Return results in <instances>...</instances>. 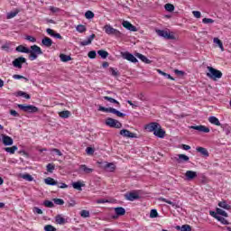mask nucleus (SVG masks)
<instances>
[{
	"instance_id": "obj_1",
	"label": "nucleus",
	"mask_w": 231,
	"mask_h": 231,
	"mask_svg": "<svg viewBox=\"0 0 231 231\" xmlns=\"http://www.w3.org/2000/svg\"><path fill=\"white\" fill-rule=\"evenodd\" d=\"M16 51L19 53H30V60H37V57H39V55H42V50L38 45L31 46V50L23 45H19L18 47H16Z\"/></svg>"
},
{
	"instance_id": "obj_20",
	"label": "nucleus",
	"mask_w": 231,
	"mask_h": 231,
	"mask_svg": "<svg viewBox=\"0 0 231 231\" xmlns=\"http://www.w3.org/2000/svg\"><path fill=\"white\" fill-rule=\"evenodd\" d=\"M153 134H154V136H157V138H165V131L163 129H162L161 125L156 129L155 133H153Z\"/></svg>"
},
{
	"instance_id": "obj_43",
	"label": "nucleus",
	"mask_w": 231,
	"mask_h": 231,
	"mask_svg": "<svg viewBox=\"0 0 231 231\" xmlns=\"http://www.w3.org/2000/svg\"><path fill=\"white\" fill-rule=\"evenodd\" d=\"M77 32H79V33H84V32H86L87 28L86 25H82L79 24L76 27Z\"/></svg>"
},
{
	"instance_id": "obj_24",
	"label": "nucleus",
	"mask_w": 231,
	"mask_h": 231,
	"mask_svg": "<svg viewBox=\"0 0 231 231\" xmlns=\"http://www.w3.org/2000/svg\"><path fill=\"white\" fill-rule=\"evenodd\" d=\"M55 222L58 225H66V223H68V220L64 217H62V215H57L55 217Z\"/></svg>"
},
{
	"instance_id": "obj_42",
	"label": "nucleus",
	"mask_w": 231,
	"mask_h": 231,
	"mask_svg": "<svg viewBox=\"0 0 231 231\" xmlns=\"http://www.w3.org/2000/svg\"><path fill=\"white\" fill-rule=\"evenodd\" d=\"M70 115H71V112H69V111H68V110L61 111V112L60 113V116L61 118H69Z\"/></svg>"
},
{
	"instance_id": "obj_28",
	"label": "nucleus",
	"mask_w": 231,
	"mask_h": 231,
	"mask_svg": "<svg viewBox=\"0 0 231 231\" xmlns=\"http://www.w3.org/2000/svg\"><path fill=\"white\" fill-rule=\"evenodd\" d=\"M197 152H200L202 156H205L206 158L208 157V150L203 147H197L196 149Z\"/></svg>"
},
{
	"instance_id": "obj_33",
	"label": "nucleus",
	"mask_w": 231,
	"mask_h": 231,
	"mask_svg": "<svg viewBox=\"0 0 231 231\" xmlns=\"http://www.w3.org/2000/svg\"><path fill=\"white\" fill-rule=\"evenodd\" d=\"M44 181H45L46 185H51V186L57 185V181L55 180V179H53L51 177H48L47 179H45Z\"/></svg>"
},
{
	"instance_id": "obj_44",
	"label": "nucleus",
	"mask_w": 231,
	"mask_h": 231,
	"mask_svg": "<svg viewBox=\"0 0 231 231\" xmlns=\"http://www.w3.org/2000/svg\"><path fill=\"white\" fill-rule=\"evenodd\" d=\"M23 180H25L26 181H33V177L32 175L25 173L22 175Z\"/></svg>"
},
{
	"instance_id": "obj_50",
	"label": "nucleus",
	"mask_w": 231,
	"mask_h": 231,
	"mask_svg": "<svg viewBox=\"0 0 231 231\" xmlns=\"http://www.w3.org/2000/svg\"><path fill=\"white\" fill-rule=\"evenodd\" d=\"M202 23L204 24H213L214 20L212 18H203Z\"/></svg>"
},
{
	"instance_id": "obj_13",
	"label": "nucleus",
	"mask_w": 231,
	"mask_h": 231,
	"mask_svg": "<svg viewBox=\"0 0 231 231\" xmlns=\"http://www.w3.org/2000/svg\"><path fill=\"white\" fill-rule=\"evenodd\" d=\"M2 142L5 146L14 145V139L6 134H2Z\"/></svg>"
},
{
	"instance_id": "obj_18",
	"label": "nucleus",
	"mask_w": 231,
	"mask_h": 231,
	"mask_svg": "<svg viewBox=\"0 0 231 231\" xmlns=\"http://www.w3.org/2000/svg\"><path fill=\"white\" fill-rule=\"evenodd\" d=\"M46 32L49 35H51V37H54V39H60L62 41V36L60 33L56 32L54 30L48 28Z\"/></svg>"
},
{
	"instance_id": "obj_38",
	"label": "nucleus",
	"mask_w": 231,
	"mask_h": 231,
	"mask_svg": "<svg viewBox=\"0 0 231 231\" xmlns=\"http://www.w3.org/2000/svg\"><path fill=\"white\" fill-rule=\"evenodd\" d=\"M109 73H111L112 77H120V71L115 68H109Z\"/></svg>"
},
{
	"instance_id": "obj_34",
	"label": "nucleus",
	"mask_w": 231,
	"mask_h": 231,
	"mask_svg": "<svg viewBox=\"0 0 231 231\" xmlns=\"http://www.w3.org/2000/svg\"><path fill=\"white\" fill-rule=\"evenodd\" d=\"M60 59L61 62H69V60H71V56L66 54H60Z\"/></svg>"
},
{
	"instance_id": "obj_40",
	"label": "nucleus",
	"mask_w": 231,
	"mask_h": 231,
	"mask_svg": "<svg viewBox=\"0 0 231 231\" xmlns=\"http://www.w3.org/2000/svg\"><path fill=\"white\" fill-rule=\"evenodd\" d=\"M213 42H215V44H217L222 51H225V48L223 47V42H221L219 38H214Z\"/></svg>"
},
{
	"instance_id": "obj_62",
	"label": "nucleus",
	"mask_w": 231,
	"mask_h": 231,
	"mask_svg": "<svg viewBox=\"0 0 231 231\" xmlns=\"http://www.w3.org/2000/svg\"><path fill=\"white\" fill-rule=\"evenodd\" d=\"M57 187H59V189H68V185L64 182H57Z\"/></svg>"
},
{
	"instance_id": "obj_22",
	"label": "nucleus",
	"mask_w": 231,
	"mask_h": 231,
	"mask_svg": "<svg viewBox=\"0 0 231 231\" xmlns=\"http://www.w3.org/2000/svg\"><path fill=\"white\" fill-rule=\"evenodd\" d=\"M95 37H97L95 34H91L87 40L80 42L79 44L81 46H88V44H91V42H93Z\"/></svg>"
},
{
	"instance_id": "obj_64",
	"label": "nucleus",
	"mask_w": 231,
	"mask_h": 231,
	"mask_svg": "<svg viewBox=\"0 0 231 231\" xmlns=\"http://www.w3.org/2000/svg\"><path fill=\"white\" fill-rule=\"evenodd\" d=\"M86 152H87V154H93V152H95V150H93V148L91 147H88Z\"/></svg>"
},
{
	"instance_id": "obj_56",
	"label": "nucleus",
	"mask_w": 231,
	"mask_h": 231,
	"mask_svg": "<svg viewBox=\"0 0 231 231\" xmlns=\"http://www.w3.org/2000/svg\"><path fill=\"white\" fill-rule=\"evenodd\" d=\"M81 217H89V211L83 209L80 211Z\"/></svg>"
},
{
	"instance_id": "obj_12",
	"label": "nucleus",
	"mask_w": 231,
	"mask_h": 231,
	"mask_svg": "<svg viewBox=\"0 0 231 231\" xmlns=\"http://www.w3.org/2000/svg\"><path fill=\"white\" fill-rule=\"evenodd\" d=\"M189 129H194L195 131H199V133H210V128L205 125H192L189 126Z\"/></svg>"
},
{
	"instance_id": "obj_58",
	"label": "nucleus",
	"mask_w": 231,
	"mask_h": 231,
	"mask_svg": "<svg viewBox=\"0 0 231 231\" xmlns=\"http://www.w3.org/2000/svg\"><path fill=\"white\" fill-rule=\"evenodd\" d=\"M47 171L49 172H53V171H55V164H52V163H49L47 165Z\"/></svg>"
},
{
	"instance_id": "obj_2",
	"label": "nucleus",
	"mask_w": 231,
	"mask_h": 231,
	"mask_svg": "<svg viewBox=\"0 0 231 231\" xmlns=\"http://www.w3.org/2000/svg\"><path fill=\"white\" fill-rule=\"evenodd\" d=\"M208 69L209 72L207 73V77L212 80H216L217 79H221V77H223V72L214 69L213 67H208Z\"/></svg>"
},
{
	"instance_id": "obj_47",
	"label": "nucleus",
	"mask_w": 231,
	"mask_h": 231,
	"mask_svg": "<svg viewBox=\"0 0 231 231\" xmlns=\"http://www.w3.org/2000/svg\"><path fill=\"white\" fill-rule=\"evenodd\" d=\"M164 8L167 12H174V5L172 4H166Z\"/></svg>"
},
{
	"instance_id": "obj_11",
	"label": "nucleus",
	"mask_w": 231,
	"mask_h": 231,
	"mask_svg": "<svg viewBox=\"0 0 231 231\" xmlns=\"http://www.w3.org/2000/svg\"><path fill=\"white\" fill-rule=\"evenodd\" d=\"M119 134H121V136H124L125 138H138L136 134L132 133L131 131H129L127 129H122L120 131Z\"/></svg>"
},
{
	"instance_id": "obj_41",
	"label": "nucleus",
	"mask_w": 231,
	"mask_h": 231,
	"mask_svg": "<svg viewBox=\"0 0 231 231\" xmlns=\"http://www.w3.org/2000/svg\"><path fill=\"white\" fill-rule=\"evenodd\" d=\"M217 216H223L224 217H228V213H226L225 210L219 208H217Z\"/></svg>"
},
{
	"instance_id": "obj_51",
	"label": "nucleus",
	"mask_w": 231,
	"mask_h": 231,
	"mask_svg": "<svg viewBox=\"0 0 231 231\" xmlns=\"http://www.w3.org/2000/svg\"><path fill=\"white\" fill-rule=\"evenodd\" d=\"M13 79H14L15 80H19L21 79H25V82H28V79L27 78H24V76H21L19 74L13 75Z\"/></svg>"
},
{
	"instance_id": "obj_49",
	"label": "nucleus",
	"mask_w": 231,
	"mask_h": 231,
	"mask_svg": "<svg viewBox=\"0 0 231 231\" xmlns=\"http://www.w3.org/2000/svg\"><path fill=\"white\" fill-rule=\"evenodd\" d=\"M158 73H160V75H163V77H167L170 80H174V78H172V76H171V74H167L160 69L157 70Z\"/></svg>"
},
{
	"instance_id": "obj_14",
	"label": "nucleus",
	"mask_w": 231,
	"mask_h": 231,
	"mask_svg": "<svg viewBox=\"0 0 231 231\" xmlns=\"http://www.w3.org/2000/svg\"><path fill=\"white\" fill-rule=\"evenodd\" d=\"M186 180L188 181H192L195 178H198V172L192 171H187L185 173Z\"/></svg>"
},
{
	"instance_id": "obj_5",
	"label": "nucleus",
	"mask_w": 231,
	"mask_h": 231,
	"mask_svg": "<svg viewBox=\"0 0 231 231\" xmlns=\"http://www.w3.org/2000/svg\"><path fill=\"white\" fill-rule=\"evenodd\" d=\"M156 33L159 35V37H163V39H167L168 41H175L176 39L174 32H170L165 30H157Z\"/></svg>"
},
{
	"instance_id": "obj_16",
	"label": "nucleus",
	"mask_w": 231,
	"mask_h": 231,
	"mask_svg": "<svg viewBox=\"0 0 231 231\" xmlns=\"http://www.w3.org/2000/svg\"><path fill=\"white\" fill-rule=\"evenodd\" d=\"M122 24L124 28H126V30H129L130 32H138L136 26L133 25L128 21H124Z\"/></svg>"
},
{
	"instance_id": "obj_39",
	"label": "nucleus",
	"mask_w": 231,
	"mask_h": 231,
	"mask_svg": "<svg viewBox=\"0 0 231 231\" xmlns=\"http://www.w3.org/2000/svg\"><path fill=\"white\" fill-rule=\"evenodd\" d=\"M15 151H17V146H12V147H5V152H9L10 154H14Z\"/></svg>"
},
{
	"instance_id": "obj_48",
	"label": "nucleus",
	"mask_w": 231,
	"mask_h": 231,
	"mask_svg": "<svg viewBox=\"0 0 231 231\" xmlns=\"http://www.w3.org/2000/svg\"><path fill=\"white\" fill-rule=\"evenodd\" d=\"M43 205L44 207H47V208H53V207H55V204H53L51 200H45Z\"/></svg>"
},
{
	"instance_id": "obj_59",
	"label": "nucleus",
	"mask_w": 231,
	"mask_h": 231,
	"mask_svg": "<svg viewBox=\"0 0 231 231\" xmlns=\"http://www.w3.org/2000/svg\"><path fill=\"white\" fill-rule=\"evenodd\" d=\"M55 205H64V199H53Z\"/></svg>"
},
{
	"instance_id": "obj_3",
	"label": "nucleus",
	"mask_w": 231,
	"mask_h": 231,
	"mask_svg": "<svg viewBox=\"0 0 231 231\" xmlns=\"http://www.w3.org/2000/svg\"><path fill=\"white\" fill-rule=\"evenodd\" d=\"M106 125L114 129H122V123L112 117H107L105 121Z\"/></svg>"
},
{
	"instance_id": "obj_55",
	"label": "nucleus",
	"mask_w": 231,
	"mask_h": 231,
	"mask_svg": "<svg viewBox=\"0 0 231 231\" xmlns=\"http://www.w3.org/2000/svg\"><path fill=\"white\" fill-rule=\"evenodd\" d=\"M44 230L45 231H57V228H55L53 226L51 225H47L44 226Z\"/></svg>"
},
{
	"instance_id": "obj_10",
	"label": "nucleus",
	"mask_w": 231,
	"mask_h": 231,
	"mask_svg": "<svg viewBox=\"0 0 231 231\" xmlns=\"http://www.w3.org/2000/svg\"><path fill=\"white\" fill-rule=\"evenodd\" d=\"M158 127H160V124L157 122H152L145 125V129L148 133H155Z\"/></svg>"
},
{
	"instance_id": "obj_6",
	"label": "nucleus",
	"mask_w": 231,
	"mask_h": 231,
	"mask_svg": "<svg viewBox=\"0 0 231 231\" xmlns=\"http://www.w3.org/2000/svg\"><path fill=\"white\" fill-rule=\"evenodd\" d=\"M18 107L24 113H37L39 111V108L32 105H18Z\"/></svg>"
},
{
	"instance_id": "obj_21",
	"label": "nucleus",
	"mask_w": 231,
	"mask_h": 231,
	"mask_svg": "<svg viewBox=\"0 0 231 231\" xmlns=\"http://www.w3.org/2000/svg\"><path fill=\"white\" fill-rule=\"evenodd\" d=\"M42 44L43 46H45V48H51V46L53 44V41L51 38H49V37H44L42 40Z\"/></svg>"
},
{
	"instance_id": "obj_9",
	"label": "nucleus",
	"mask_w": 231,
	"mask_h": 231,
	"mask_svg": "<svg viewBox=\"0 0 231 231\" xmlns=\"http://www.w3.org/2000/svg\"><path fill=\"white\" fill-rule=\"evenodd\" d=\"M24 63H26V58L19 57L13 61V66L14 68H18V69H21L23 68V64Z\"/></svg>"
},
{
	"instance_id": "obj_46",
	"label": "nucleus",
	"mask_w": 231,
	"mask_h": 231,
	"mask_svg": "<svg viewBox=\"0 0 231 231\" xmlns=\"http://www.w3.org/2000/svg\"><path fill=\"white\" fill-rule=\"evenodd\" d=\"M85 17L86 19H93V17H95V13L92 11H87L85 13Z\"/></svg>"
},
{
	"instance_id": "obj_60",
	"label": "nucleus",
	"mask_w": 231,
	"mask_h": 231,
	"mask_svg": "<svg viewBox=\"0 0 231 231\" xmlns=\"http://www.w3.org/2000/svg\"><path fill=\"white\" fill-rule=\"evenodd\" d=\"M192 14H193L194 17H196V19H201V12L193 11Z\"/></svg>"
},
{
	"instance_id": "obj_4",
	"label": "nucleus",
	"mask_w": 231,
	"mask_h": 231,
	"mask_svg": "<svg viewBox=\"0 0 231 231\" xmlns=\"http://www.w3.org/2000/svg\"><path fill=\"white\" fill-rule=\"evenodd\" d=\"M105 32L106 35H115V37H122V32L117 29L113 28L110 24H106L104 26Z\"/></svg>"
},
{
	"instance_id": "obj_30",
	"label": "nucleus",
	"mask_w": 231,
	"mask_h": 231,
	"mask_svg": "<svg viewBox=\"0 0 231 231\" xmlns=\"http://www.w3.org/2000/svg\"><path fill=\"white\" fill-rule=\"evenodd\" d=\"M176 230L192 231V227L189 225H183L182 226H177Z\"/></svg>"
},
{
	"instance_id": "obj_25",
	"label": "nucleus",
	"mask_w": 231,
	"mask_h": 231,
	"mask_svg": "<svg viewBox=\"0 0 231 231\" xmlns=\"http://www.w3.org/2000/svg\"><path fill=\"white\" fill-rule=\"evenodd\" d=\"M189 160H190L189 158V156L185 155V154H179L178 155V159H176V162L178 163H184V162H189Z\"/></svg>"
},
{
	"instance_id": "obj_17",
	"label": "nucleus",
	"mask_w": 231,
	"mask_h": 231,
	"mask_svg": "<svg viewBox=\"0 0 231 231\" xmlns=\"http://www.w3.org/2000/svg\"><path fill=\"white\" fill-rule=\"evenodd\" d=\"M116 216L113 217V219H118V216L125 215V208L119 207L115 208Z\"/></svg>"
},
{
	"instance_id": "obj_53",
	"label": "nucleus",
	"mask_w": 231,
	"mask_h": 231,
	"mask_svg": "<svg viewBox=\"0 0 231 231\" xmlns=\"http://www.w3.org/2000/svg\"><path fill=\"white\" fill-rule=\"evenodd\" d=\"M88 59H97V51H90L88 54Z\"/></svg>"
},
{
	"instance_id": "obj_52",
	"label": "nucleus",
	"mask_w": 231,
	"mask_h": 231,
	"mask_svg": "<svg viewBox=\"0 0 231 231\" xmlns=\"http://www.w3.org/2000/svg\"><path fill=\"white\" fill-rule=\"evenodd\" d=\"M217 221H220V223H222V225H229L228 221L223 217H217Z\"/></svg>"
},
{
	"instance_id": "obj_31",
	"label": "nucleus",
	"mask_w": 231,
	"mask_h": 231,
	"mask_svg": "<svg viewBox=\"0 0 231 231\" xmlns=\"http://www.w3.org/2000/svg\"><path fill=\"white\" fill-rule=\"evenodd\" d=\"M97 55H99L101 59H107V57H109V52H107V51L99 50L97 51Z\"/></svg>"
},
{
	"instance_id": "obj_27",
	"label": "nucleus",
	"mask_w": 231,
	"mask_h": 231,
	"mask_svg": "<svg viewBox=\"0 0 231 231\" xmlns=\"http://www.w3.org/2000/svg\"><path fill=\"white\" fill-rule=\"evenodd\" d=\"M159 201H163L164 203H168V205H171V207H174L175 208H180V205H178L165 198H162V197L159 198Z\"/></svg>"
},
{
	"instance_id": "obj_8",
	"label": "nucleus",
	"mask_w": 231,
	"mask_h": 231,
	"mask_svg": "<svg viewBox=\"0 0 231 231\" xmlns=\"http://www.w3.org/2000/svg\"><path fill=\"white\" fill-rule=\"evenodd\" d=\"M125 199L127 201H134L136 199H140V195L136 191H131L129 193L125 194Z\"/></svg>"
},
{
	"instance_id": "obj_19",
	"label": "nucleus",
	"mask_w": 231,
	"mask_h": 231,
	"mask_svg": "<svg viewBox=\"0 0 231 231\" xmlns=\"http://www.w3.org/2000/svg\"><path fill=\"white\" fill-rule=\"evenodd\" d=\"M134 57L140 59V60H142V62H144V64H151V62H152L151 60L147 59V57L143 56L140 52H135Z\"/></svg>"
},
{
	"instance_id": "obj_7",
	"label": "nucleus",
	"mask_w": 231,
	"mask_h": 231,
	"mask_svg": "<svg viewBox=\"0 0 231 231\" xmlns=\"http://www.w3.org/2000/svg\"><path fill=\"white\" fill-rule=\"evenodd\" d=\"M121 55L125 60H129V62H133L134 64H136V62H138V59H136V57H134V55H133L132 53H130L128 51L122 52Z\"/></svg>"
},
{
	"instance_id": "obj_36",
	"label": "nucleus",
	"mask_w": 231,
	"mask_h": 231,
	"mask_svg": "<svg viewBox=\"0 0 231 231\" xmlns=\"http://www.w3.org/2000/svg\"><path fill=\"white\" fill-rule=\"evenodd\" d=\"M16 97H23V98H26V100H30V98H32V97L23 91H18Z\"/></svg>"
},
{
	"instance_id": "obj_61",
	"label": "nucleus",
	"mask_w": 231,
	"mask_h": 231,
	"mask_svg": "<svg viewBox=\"0 0 231 231\" xmlns=\"http://www.w3.org/2000/svg\"><path fill=\"white\" fill-rule=\"evenodd\" d=\"M138 98L139 100H142V102H147V97H145V95H143V93L139 94Z\"/></svg>"
},
{
	"instance_id": "obj_54",
	"label": "nucleus",
	"mask_w": 231,
	"mask_h": 231,
	"mask_svg": "<svg viewBox=\"0 0 231 231\" xmlns=\"http://www.w3.org/2000/svg\"><path fill=\"white\" fill-rule=\"evenodd\" d=\"M26 41H29V42H37V39L32 35L25 36Z\"/></svg>"
},
{
	"instance_id": "obj_29",
	"label": "nucleus",
	"mask_w": 231,
	"mask_h": 231,
	"mask_svg": "<svg viewBox=\"0 0 231 231\" xmlns=\"http://www.w3.org/2000/svg\"><path fill=\"white\" fill-rule=\"evenodd\" d=\"M218 207H220V208H224L225 210H230L231 208V206L228 205V203H226V200L218 202Z\"/></svg>"
},
{
	"instance_id": "obj_45",
	"label": "nucleus",
	"mask_w": 231,
	"mask_h": 231,
	"mask_svg": "<svg viewBox=\"0 0 231 231\" xmlns=\"http://www.w3.org/2000/svg\"><path fill=\"white\" fill-rule=\"evenodd\" d=\"M113 109V107H106V106H99L98 107V111H103L104 113H111V110Z\"/></svg>"
},
{
	"instance_id": "obj_57",
	"label": "nucleus",
	"mask_w": 231,
	"mask_h": 231,
	"mask_svg": "<svg viewBox=\"0 0 231 231\" xmlns=\"http://www.w3.org/2000/svg\"><path fill=\"white\" fill-rule=\"evenodd\" d=\"M150 217L152 218L158 217V211L156 209H152L150 212Z\"/></svg>"
},
{
	"instance_id": "obj_35",
	"label": "nucleus",
	"mask_w": 231,
	"mask_h": 231,
	"mask_svg": "<svg viewBox=\"0 0 231 231\" xmlns=\"http://www.w3.org/2000/svg\"><path fill=\"white\" fill-rule=\"evenodd\" d=\"M113 115H116V116H119V118H124L125 116V114L116 110V108L112 107V110H110Z\"/></svg>"
},
{
	"instance_id": "obj_32",
	"label": "nucleus",
	"mask_w": 231,
	"mask_h": 231,
	"mask_svg": "<svg viewBox=\"0 0 231 231\" xmlns=\"http://www.w3.org/2000/svg\"><path fill=\"white\" fill-rule=\"evenodd\" d=\"M208 121L210 122V124H213V125H221L219 119H217V117L216 116H210L208 118Z\"/></svg>"
},
{
	"instance_id": "obj_23",
	"label": "nucleus",
	"mask_w": 231,
	"mask_h": 231,
	"mask_svg": "<svg viewBox=\"0 0 231 231\" xmlns=\"http://www.w3.org/2000/svg\"><path fill=\"white\" fill-rule=\"evenodd\" d=\"M79 171H81L85 174H91V172H93L95 170L88 168L86 164H81L79 166Z\"/></svg>"
},
{
	"instance_id": "obj_15",
	"label": "nucleus",
	"mask_w": 231,
	"mask_h": 231,
	"mask_svg": "<svg viewBox=\"0 0 231 231\" xmlns=\"http://www.w3.org/2000/svg\"><path fill=\"white\" fill-rule=\"evenodd\" d=\"M103 167L107 172H115V170L116 169V166L113 162H105Z\"/></svg>"
},
{
	"instance_id": "obj_26",
	"label": "nucleus",
	"mask_w": 231,
	"mask_h": 231,
	"mask_svg": "<svg viewBox=\"0 0 231 231\" xmlns=\"http://www.w3.org/2000/svg\"><path fill=\"white\" fill-rule=\"evenodd\" d=\"M103 98L104 100H107V102H110V104H116V107H121L120 102H118L116 99L107 96H105Z\"/></svg>"
},
{
	"instance_id": "obj_37",
	"label": "nucleus",
	"mask_w": 231,
	"mask_h": 231,
	"mask_svg": "<svg viewBox=\"0 0 231 231\" xmlns=\"http://www.w3.org/2000/svg\"><path fill=\"white\" fill-rule=\"evenodd\" d=\"M72 187L76 190H82V187H84V184H82L80 181H77L72 183Z\"/></svg>"
},
{
	"instance_id": "obj_63",
	"label": "nucleus",
	"mask_w": 231,
	"mask_h": 231,
	"mask_svg": "<svg viewBox=\"0 0 231 231\" xmlns=\"http://www.w3.org/2000/svg\"><path fill=\"white\" fill-rule=\"evenodd\" d=\"M32 210L34 214H42V210L37 207H34Z\"/></svg>"
}]
</instances>
